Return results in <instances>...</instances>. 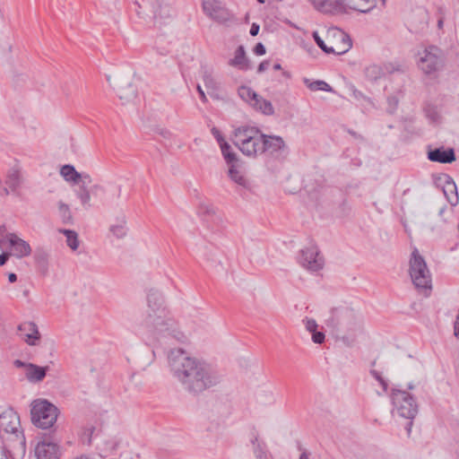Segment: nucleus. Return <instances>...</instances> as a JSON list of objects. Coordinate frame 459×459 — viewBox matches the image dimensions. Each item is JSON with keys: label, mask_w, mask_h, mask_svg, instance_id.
I'll return each instance as SVG.
<instances>
[{"label": "nucleus", "mask_w": 459, "mask_h": 459, "mask_svg": "<svg viewBox=\"0 0 459 459\" xmlns=\"http://www.w3.org/2000/svg\"><path fill=\"white\" fill-rule=\"evenodd\" d=\"M302 323L306 328V330L307 332H309L310 333L312 332H315L317 327H318V325L317 323L316 322L315 319H312V318H308V317H305L303 320H302Z\"/></svg>", "instance_id": "obj_40"}, {"label": "nucleus", "mask_w": 459, "mask_h": 459, "mask_svg": "<svg viewBox=\"0 0 459 459\" xmlns=\"http://www.w3.org/2000/svg\"><path fill=\"white\" fill-rule=\"evenodd\" d=\"M428 158L434 162L452 163L455 160V153L452 148L444 149L441 147L429 151Z\"/></svg>", "instance_id": "obj_19"}, {"label": "nucleus", "mask_w": 459, "mask_h": 459, "mask_svg": "<svg viewBox=\"0 0 459 459\" xmlns=\"http://www.w3.org/2000/svg\"><path fill=\"white\" fill-rule=\"evenodd\" d=\"M168 363L172 377L189 394H199L221 382V376L211 364L189 356L183 349L171 350Z\"/></svg>", "instance_id": "obj_1"}, {"label": "nucleus", "mask_w": 459, "mask_h": 459, "mask_svg": "<svg viewBox=\"0 0 459 459\" xmlns=\"http://www.w3.org/2000/svg\"><path fill=\"white\" fill-rule=\"evenodd\" d=\"M263 133L255 126H241L234 131V144L246 156L256 157L261 154Z\"/></svg>", "instance_id": "obj_4"}, {"label": "nucleus", "mask_w": 459, "mask_h": 459, "mask_svg": "<svg viewBox=\"0 0 459 459\" xmlns=\"http://www.w3.org/2000/svg\"><path fill=\"white\" fill-rule=\"evenodd\" d=\"M121 191H122V187L118 186V196H120Z\"/></svg>", "instance_id": "obj_61"}, {"label": "nucleus", "mask_w": 459, "mask_h": 459, "mask_svg": "<svg viewBox=\"0 0 459 459\" xmlns=\"http://www.w3.org/2000/svg\"><path fill=\"white\" fill-rule=\"evenodd\" d=\"M143 324L146 331L157 339L172 337L181 342L186 340L184 333L177 329L176 323L169 316L162 296L156 290H150L147 294V309Z\"/></svg>", "instance_id": "obj_2"}, {"label": "nucleus", "mask_w": 459, "mask_h": 459, "mask_svg": "<svg viewBox=\"0 0 459 459\" xmlns=\"http://www.w3.org/2000/svg\"><path fill=\"white\" fill-rule=\"evenodd\" d=\"M399 100L396 96H389L387 98V112L393 114L398 107Z\"/></svg>", "instance_id": "obj_41"}, {"label": "nucleus", "mask_w": 459, "mask_h": 459, "mask_svg": "<svg viewBox=\"0 0 459 459\" xmlns=\"http://www.w3.org/2000/svg\"><path fill=\"white\" fill-rule=\"evenodd\" d=\"M148 4L152 7L154 19L164 18L169 15V8L163 5V0H148Z\"/></svg>", "instance_id": "obj_29"}, {"label": "nucleus", "mask_w": 459, "mask_h": 459, "mask_svg": "<svg viewBox=\"0 0 459 459\" xmlns=\"http://www.w3.org/2000/svg\"><path fill=\"white\" fill-rule=\"evenodd\" d=\"M200 210L203 213L207 215H213L216 212L214 206L212 204H202Z\"/></svg>", "instance_id": "obj_44"}, {"label": "nucleus", "mask_w": 459, "mask_h": 459, "mask_svg": "<svg viewBox=\"0 0 459 459\" xmlns=\"http://www.w3.org/2000/svg\"><path fill=\"white\" fill-rule=\"evenodd\" d=\"M238 96L250 106L252 102L258 97V94L247 86H240L238 91Z\"/></svg>", "instance_id": "obj_34"}, {"label": "nucleus", "mask_w": 459, "mask_h": 459, "mask_svg": "<svg viewBox=\"0 0 459 459\" xmlns=\"http://www.w3.org/2000/svg\"><path fill=\"white\" fill-rule=\"evenodd\" d=\"M257 2H258L259 4H264V3H265V0H257Z\"/></svg>", "instance_id": "obj_62"}, {"label": "nucleus", "mask_w": 459, "mask_h": 459, "mask_svg": "<svg viewBox=\"0 0 459 459\" xmlns=\"http://www.w3.org/2000/svg\"><path fill=\"white\" fill-rule=\"evenodd\" d=\"M220 147L222 156L229 165L234 164L238 161L237 154L231 151L230 145L226 141L221 143Z\"/></svg>", "instance_id": "obj_35"}, {"label": "nucleus", "mask_w": 459, "mask_h": 459, "mask_svg": "<svg viewBox=\"0 0 459 459\" xmlns=\"http://www.w3.org/2000/svg\"><path fill=\"white\" fill-rule=\"evenodd\" d=\"M50 256V250L44 247H38L34 251V262L42 275L48 273Z\"/></svg>", "instance_id": "obj_17"}, {"label": "nucleus", "mask_w": 459, "mask_h": 459, "mask_svg": "<svg viewBox=\"0 0 459 459\" xmlns=\"http://www.w3.org/2000/svg\"><path fill=\"white\" fill-rule=\"evenodd\" d=\"M262 137L261 154L267 153L276 159L284 158L287 155L288 146L282 137L265 134H263Z\"/></svg>", "instance_id": "obj_12"}, {"label": "nucleus", "mask_w": 459, "mask_h": 459, "mask_svg": "<svg viewBox=\"0 0 459 459\" xmlns=\"http://www.w3.org/2000/svg\"><path fill=\"white\" fill-rule=\"evenodd\" d=\"M37 459H59V446L51 442L42 441L35 448Z\"/></svg>", "instance_id": "obj_15"}, {"label": "nucleus", "mask_w": 459, "mask_h": 459, "mask_svg": "<svg viewBox=\"0 0 459 459\" xmlns=\"http://www.w3.org/2000/svg\"><path fill=\"white\" fill-rule=\"evenodd\" d=\"M211 132L217 140L219 145L221 144V143L225 142L223 136L221 135L220 130L217 127H212Z\"/></svg>", "instance_id": "obj_46"}, {"label": "nucleus", "mask_w": 459, "mask_h": 459, "mask_svg": "<svg viewBox=\"0 0 459 459\" xmlns=\"http://www.w3.org/2000/svg\"><path fill=\"white\" fill-rule=\"evenodd\" d=\"M18 330L24 333L23 340L28 345L35 346L40 339L38 325L34 322H25L18 326Z\"/></svg>", "instance_id": "obj_16"}, {"label": "nucleus", "mask_w": 459, "mask_h": 459, "mask_svg": "<svg viewBox=\"0 0 459 459\" xmlns=\"http://www.w3.org/2000/svg\"><path fill=\"white\" fill-rule=\"evenodd\" d=\"M16 368H24L26 378L31 383L40 382L44 379L47 374V367H39L32 363H26L20 359H15L13 362Z\"/></svg>", "instance_id": "obj_14"}, {"label": "nucleus", "mask_w": 459, "mask_h": 459, "mask_svg": "<svg viewBox=\"0 0 459 459\" xmlns=\"http://www.w3.org/2000/svg\"><path fill=\"white\" fill-rule=\"evenodd\" d=\"M313 38L316 45L326 54L341 55L346 53L351 47V41L347 35L342 34V43L344 48L342 50H335L333 47H327L325 41L320 38L317 31L313 32Z\"/></svg>", "instance_id": "obj_21"}, {"label": "nucleus", "mask_w": 459, "mask_h": 459, "mask_svg": "<svg viewBox=\"0 0 459 459\" xmlns=\"http://www.w3.org/2000/svg\"><path fill=\"white\" fill-rule=\"evenodd\" d=\"M0 459H13L10 450L5 446H0Z\"/></svg>", "instance_id": "obj_45"}, {"label": "nucleus", "mask_w": 459, "mask_h": 459, "mask_svg": "<svg viewBox=\"0 0 459 459\" xmlns=\"http://www.w3.org/2000/svg\"><path fill=\"white\" fill-rule=\"evenodd\" d=\"M265 52V47L261 42L257 43L254 48V53L257 56H263Z\"/></svg>", "instance_id": "obj_47"}, {"label": "nucleus", "mask_w": 459, "mask_h": 459, "mask_svg": "<svg viewBox=\"0 0 459 459\" xmlns=\"http://www.w3.org/2000/svg\"><path fill=\"white\" fill-rule=\"evenodd\" d=\"M229 177L232 181H234L238 186H241L247 189L250 188L249 180L243 175V173L238 169V166L235 163L230 165Z\"/></svg>", "instance_id": "obj_27"}, {"label": "nucleus", "mask_w": 459, "mask_h": 459, "mask_svg": "<svg viewBox=\"0 0 459 459\" xmlns=\"http://www.w3.org/2000/svg\"><path fill=\"white\" fill-rule=\"evenodd\" d=\"M11 255H13L10 252H3L0 255V266L5 264Z\"/></svg>", "instance_id": "obj_50"}, {"label": "nucleus", "mask_w": 459, "mask_h": 459, "mask_svg": "<svg viewBox=\"0 0 459 459\" xmlns=\"http://www.w3.org/2000/svg\"><path fill=\"white\" fill-rule=\"evenodd\" d=\"M0 437L2 439L16 441L22 455L26 452V441L21 427L20 417L13 409H7L0 414Z\"/></svg>", "instance_id": "obj_5"}, {"label": "nucleus", "mask_w": 459, "mask_h": 459, "mask_svg": "<svg viewBox=\"0 0 459 459\" xmlns=\"http://www.w3.org/2000/svg\"><path fill=\"white\" fill-rule=\"evenodd\" d=\"M30 414L35 426L40 429H48L56 421L58 409L45 400L34 401Z\"/></svg>", "instance_id": "obj_8"}, {"label": "nucleus", "mask_w": 459, "mask_h": 459, "mask_svg": "<svg viewBox=\"0 0 459 459\" xmlns=\"http://www.w3.org/2000/svg\"><path fill=\"white\" fill-rule=\"evenodd\" d=\"M316 10L324 13H332L341 9L338 0H312Z\"/></svg>", "instance_id": "obj_26"}, {"label": "nucleus", "mask_w": 459, "mask_h": 459, "mask_svg": "<svg viewBox=\"0 0 459 459\" xmlns=\"http://www.w3.org/2000/svg\"><path fill=\"white\" fill-rule=\"evenodd\" d=\"M338 3L344 10L351 9L363 13L370 12L375 6L374 0H338Z\"/></svg>", "instance_id": "obj_20"}, {"label": "nucleus", "mask_w": 459, "mask_h": 459, "mask_svg": "<svg viewBox=\"0 0 459 459\" xmlns=\"http://www.w3.org/2000/svg\"><path fill=\"white\" fill-rule=\"evenodd\" d=\"M393 403L401 417L412 420L418 413V404L409 393L403 390L393 389Z\"/></svg>", "instance_id": "obj_10"}, {"label": "nucleus", "mask_w": 459, "mask_h": 459, "mask_svg": "<svg viewBox=\"0 0 459 459\" xmlns=\"http://www.w3.org/2000/svg\"><path fill=\"white\" fill-rule=\"evenodd\" d=\"M0 249L9 250L16 258H24L31 254L30 245L16 233L9 232L5 226H0Z\"/></svg>", "instance_id": "obj_7"}, {"label": "nucleus", "mask_w": 459, "mask_h": 459, "mask_svg": "<svg viewBox=\"0 0 459 459\" xmlns=\"http://www.w3.org/2000/svg\"><path fill=\"white\" fill-rule=\"evenodd\" d=\"M58 214L64 224L73 223V215L70 211V208L66 204L63 203L62 201L58 203Z\"/></svg>", "instance_id": "obj_37"}, {"label": "nucleus", "mask_w": 459, "mask_h": 459, "mask_svg": "<svg viewBox=\"0 0 459 459\" xmlns=\"http://www.w3.org/2000/svg\"><path fill=\"white\" fill-rule=\"evenodd\" d=\"M253 445V452L256 459H267L266 456V446L264 442L258 440V437L254 435L251 438Z\"/></svg>", "instance_id": "obj_33"}, {"label": "nucleus", "mask_w": 459, "mask_h": 459, "mask_svg": "<svg viewBox=\"0 0 459 459\" xmlns=\"http://www.w3.org/2000/svg\"><path fill=\"white\" fill-rule=\"evenodd\" d=\"M281 65L280 64L277 63L273 65V70L277 71V70H281Z\"/></svg>", "instance_id": "obj_58"}, {"label": "nucleus", "mask_w": 459, "mask_h": 459, "mask_svg": "<svg viewBox=\"0 0 459 459\" xmlns=\"http://www.w3.org/2000/svg\"><path fill=\"white\" fill-rule=\"evenodd\" d=\"M202 79L210 95H212L214 92H217L220 90V84L214 78L212 69L208 67H203Z\"/></svg>", "instance_id": "obj_23"}, {"label": "nucleus", "mask_w": 459, "mask_h": 459, "mask_svg": "<svg viewBox=\"0 0 459 459\" xmlns=\"http://www.w3.org/2000/svg\"><path fill=\"white\" fill-rule=\"evenodd\" d=\"M58 231L65 236L66 245L72 250L75 251L79 247L80 241L76 231L66 229H60Z\"/></svg>", "instance_id": "obj_32"}, {"label": "nucleus", "mask_w": 459, "mask_h": 459, "mask_svg": "<svg viewBox=\"0 0 459 459\" xmlns=\"http://www.w3.org/2000/svg\"><path fill=\"white\" fill-rule=\"evenodd\" d=\"M80 180L82 182L81 186H86V184L91 183V178L89 174H82V177L80 178L79 181Z\"/></svg>", "instance_id": "obj_52"}, {"label": "nucleus", "mask_w": 459, "mask_h": 459, "mask_svg": "<svg viewBox=\"0 0 459 459\" xmlns=\"http://www.w3.org/2000/svg\"><path fill=\"white\" fill-rule=\"evenodd\" d=\"M270 65V61L268 60H264L263 62L260 63V65H258V68H257V73H263L264 72L265 70L268 69Z\"/></svg>", "instance_id": "obj_51"}, {"label": "nucleus", "mask_w": 459, "mask_h": 459, "mask_svg": "<svg viewBox=\"0 0 459 459\" xmlns=\"http://www.w3.org/2000/svg\"><path fill=\"white\" fill-rule=\"evenodd\" d=\"M259 30H260L259 25L256 24V23H253L251 25L249 33H250L251 36H256L258 34V32H259Z\"/></svg>", "instance_id": "obj_53"}, {"label": "nucleus", "mask_w": 459, "mask_h": 459, "mask_svg": "<svg viewBox=\"0 0 459 459\" xmlns=\"http://www.w3.org/2000/svg\"><path fill=\"white\" fill-rule=\"evenodd\" d=\"M211 257H207V261L211 263V265L214 264V267L217 265H221V262L220 259L217 258L216 254H210Z\"/></svg>", "instance_id": "obj_49"}, {"label": "nucleus", "mask_w": 459, "mask_h": 459, "mask_svg": "<svg viewBox=\"0 0 459 459\" xmlns=\"http://www.w3.org/2000/svg\"><path fill=\"white\" fill-rule=\"evenodd\" d=\"M76 196L80 199L84 208L88 209L91 207V195L86 186H80L76 190Z\"/></svg>", "instance_id": "obj_39"}, {"label": "nucleus", "mask_w": 459, "mask_h": 459, "mask_svg": "<svg viewBox=\"0 0 459 459\" xmlns=\"http://www.w3.org/2000/svg\"><path fill=\"white\" fill-rule=\"evenodd\" d=\"M312 334V341L316 344H322L325 342V335L323 332L317 331V329L315 332L311 333Z\"/></svg>", "instance_id": "obj_43"}, {"label": "nucleus", "mask_w": 459, "mask_h": 459, "mask_svg": "<svg viewBox=\"0 0 459 459\" xmlns=\"http://www.w3.org/2000/svg\"><path fill=\"white\" fill-rule=\"evenodd\" d=\"M229 65L240 70L248 69V61L246 56L245 48L240 45L235 51L234 57L230 59Z\"/></svg>", "instance_id": "obj_24"}, {"label": "nucleus", "mask_w": 459, "mask_h": 459, "mask_svg": "<svg viewBox=\"0 0 459 459\" xmlns=\"http://www.w3.org/2000/svg\"><path fill=\"white\" fill-rule=\"evenodd\" d=\"M413 388H414V385H413L411 383H410V384L408 385V389L411 390V389H413Z\"/></svg>", "instance_id": "obj_60"}, {"label": "nucleus", "mask_w": 459, "mask_h": 459, "mask_svg": "<svg viewBox=\"0 0 459 459\" xmlns=\"http://www.w3.org/2000/svg\"><path fill=\"white\" fill-rule=\"evenodd\" d=\"M418 65L425 74H432L444 65L442 50L436 46H429L419 52Z\"/></svg>", "instance_id": "obj_9"}, {"label": "nucleus", "mask_w": 459, "mask_h": 459, "mask_svg": "<svg viewBox=\"0 0 459 459\" xmlns=\"http://www.w3.org/2000/svg\"><path fill=\"white\" fill-rule=\"evenodd\" d=\"M61 176L66 180L74 183H79L82 174L77 172L73 165H64L60 169Z\"/></svg>", "instance_id": "obj_31"}, {"label": "nucleus", "mask_w": 459, "mask_h": 459, "mask_svg": "<svg viewBox=\"0 0 459 459\" xmlns=\"http://www.w3.org/2000/svg\"><path fill=\"white\" fill-rule=\"evenodd\" d=\"M352 96L356 100H369V99L363 92H361L360 91L357 90L354 87H352Z\"/></svg>", "instance_id": "obj_48"}, {"label": "nucleus", "mask_w": 459, "mask_h": 459, "mask_svg": "<svg viewBox=\"0 0 459 459\" xmlns=\"http://www.w3.org/2000/svg\"><path fill=\"white\" fill-rule=\"evenodd\" d=\"M204 13L221 24H228L236 21L233 13L220 0H202Z\"/></svg>", "instance_id": "obj_11"}, {"label": "nucleus", "mask_w": 459, "mask_h": 459, "mask_svg": "<svg viewBox=\"0 0 459 459\" xmlns=\"http://www.w3.org/2000/svg\"><path fill=\"white\" fill-rule=\"evenodd\" d=\"M444 195H446L447 202L452 205L455 206L459 202V197L457 194V187L454 180L447 177L446 180L445 186L443 187Z\"/></svg>", "instance_id": "obj_25"}, {"label": "nucleus", "mask_w": 459, "mask_h": 459, "mask_svg": "<svg viewBox=\"0 0 459 459\" xmlns=\"http://www.w3.org/2000/svg\"><path fill=\"white\" fill-rule=\"evenodd\" d=\"M8 281H9L10 282H14V281H17V275H16L14 273H10L8 274Z\"/></svg>", "instance_id": "obj_55"}, {"label": "nucleus", "mask_w": 459, "mask_h": 459, "mask_svg": "<svg viewBox=\"0 0 459 459\" xmlns=\"http://www.w3.org/2000/svg\"><path fill=\"white\" fill-rule=\"evenodd\" d=\"M196 89H197V91L199 93L201 100L203 102H206L207 101V98H206L205 93H204V90L202 89V87L198 84Z\"/></svg>", "instance_id": "obj_54"}, {"label": "nucleus", "mask_w": 459, "mask_h": 459, "mask_svg": "<svg viewBox=\"0 0 459 459\" xmlns=\"http://www.w3.org/2000/svg\"><path fill=\"white\" fill-rule=\"evenodd\" d=\"M299 262L302 267L310 272H318L323 269L325 264V259L316 247L302 249Z\"/></svg>", "instance_id": "obj_13"}, {"label": "nucleus", "mask_w": 459, "mask_h": 459, "mask_svg": "<svg viewBox=\"0 0 459 459\" xmlns=\"http://www.w3.org/2000/svg\"><path fill=\"white\" fill-rule=\"evenodd\" d=\"M325 325L332 330L342 333V339L348 346H351L356 337L363 331L361 316L347 306L332 308L325 319Z\"/></svg>", "instance_id": "obj_3"}, {"label": "nucleus", "mask_w": 459, "mask_h": 459, "mask_svg": "<svg viewBox=\"0 0 459 459\" xmlns=\"http://www.w3.org/2000/svg\"><path fill=\"white\" fill-rule=\"evenodd\" d=\"M110 231L117 238H124L127 232L126 221L125 217L119 219L117 224L111 225Z\"/></svg>", "instance_id": "obj_38"}, {"label": "nucleus", "mask_w": 459, "mask_h": 459, "mask_svg": "<svg viewBox=\"0 0 459 459\" xmlns=\"http://www.w3.org/2000/svg\"><path fill=\"white\" fill-rule=\"evenodd\" d=\"M443 24V22L442 21H438V27H441Z\"/></svg>", "instance_id": "obj_63"}, {"label": "nucleus", "mask_w": 459, "mask_h": 459, "mask_svg": "<svg viewBox=\"0 0 459 459\" xmlns=\"http://www.w3.org/2000/svg\"><path fill=\"white\" fill-rule=\"evenodd\" d=\"M364 74L370 82H377L385 75V71L381 65L372 64L365 67Z\"/></svg>", "instance_id": "obj_30"}, {"label": "nucleus", "mask_w": 459, "mask_h": 459, "mask_svg": "<svg viewBox=\"0 0 459 459\" xmlns=\"http://www.w3.org/2000/svg\"><path fill=\"white\" fill-rule=\"evenodd\" d=\"M299 459H308V455H307L306 452H303V453L300 455Z\"/></svg>", "instance_id": "obj_57"}, {"label": "nucleus", "mask_w": 459, "mask_h": 459, "mask_svg": "<svg viewBox=\"0 0 459 459\" xmlns=\"http://www.w3.org/2000/svg\"><path fill=\"white\" fill-rule=\"evenodd\" d=\"M370 374L372 375V377L378 381V383L381 385V386L383 387V390L384 392H386L387 390V387H388V384L387 382L383 378V377L381 376V374L375 370V369H371L370 370Z\"/></svg>", "instance_id": "obj_42"}, {"label": "nucleus", "mask_w": 459, "mask_h": 459, "mask_svg": "<svg viewBox=\"0 0 459 459\" xmlns=\"http://www.w3.org/2000/svg\"><path fill=\"white\" fill-rule=\"evenodd\" d=\"M381 2H382V5H385L386 0H381Z\"/></svg>", "instance_id": "obj_64"}, {"label": "nucleus", "mask_w": 459, "mask_h": 459, "mask_svg": "<svg viewBox=\"0 0 459 459\" xmlns=\"http://www.w3.org/2000/svg\"><path fill=\"white\" fill-rule=\"evenodd\" d=\"M252 108L255 110L260 111L264 115L272 116L274 113V108L271 103V101L264 99L262 96L258 95V97L252 102Z\"/></svg>", "instance_id": "obj_28"}, {"label": "nucleus", "mask_w": 459, "mask_h": 459, "mask_svg": "<svg viewBox=\"0 0 459 459\" xmlns=\"http://www.w3.org/2000/svg\"><path fill=\"white\" fill-rule=\"evenodd\" d=\"M446 209V205H445V206H443L442 208H440V209H439V211H438V215H439V216H442V215H443V213L445 212Z\"/></svg>", "instance_id": "obj_56"}, {"label": "nucleus", "mask_w": 459, "mask_h": 459, "mask_svg": "<svg viewBox=\"0 0 459 459\" xmlns=\"http://www.w3.org/2000/svg\"><path fill=\"white\" fill-rule=\"evenodd\" d=\"M282 74H283V76H285L286 78H290V74L289 72H287V71H284V72L282 73Z\"/></svg>", "instance_id": "obj_59"}, {"label": "nucleus", "mask_w": 459, "mask_h": 459, "mask_svg": "<svg viewBox=\"0 0 459 459\" xmlns=\"http://www.w3.org/2000/svg\"><path fill=\"white\" fill-rule=\"evenodd\" d=\"M117 93L123 104L132 103L137 98V88L130 82H121Z\"/></svg>", "instance_id": "obj_18"}, {"label": "nucleus", "mask_w": 459, "mask_h": 459, "mask_svg": "<svg viewBox=\"0 0 459 459\" xmlns=\"http://www.w3.org/2000/svg\"><path fill=\"white\" fill-rule=\"evenodd\" d=\"M409 273L415 288L425 297L429 296L432 290L431 274L424 258L417 249H414L411 254Z\"/></svg>", "instance_id": "obj_6"}, {"label": "nucleus", "mask_w": 459, "mask_h": 459, "mask_svg": "<svg viewBox=\"0 0 459 459\" xmlns=\"http://www.w3.org/2000/svg\"><path fill=\"white\" fill-rule=\"evenodd\" d=\"M304 83L313 91H328V92L333 91V88L327 82H325L324 81L317 80L315 82H310L308 79L305 78Z\"/></svg>", "instance_id": "obj_36"}, {"label": "nucleus", "mask_w": 459, "mask_h": 459, "mask_svg": "<svg viewBox=\"0 0 459 459\" xmlns=\"http://www.w3.org/2000/svg\"><path fill=\"white\" fill-rule=\"evenodd\" d=\"M5 185L10 193H16L20 188L22 183V178L20 169L17 167H13L8 169L6 178H5Z\"/></svg>", "instance_id": "obj_22"}]
</instances>
